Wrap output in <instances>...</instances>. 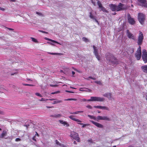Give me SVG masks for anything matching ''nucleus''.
Masks as SVG:
<instances>
[{
	"mask_svg": "<svg viewBox=\"0 0 147 147\" xmlns=\"http://www.w3.org/2000/svg\"><path fill=\"white\" fill-rule=\"evenodd\" d=\"M107 62L110 65L117 64L119 63L116 58L110 53H107L105 55Z\"/></svg>",
	"mask_w": 147,
	"mask_h": 147,
	"instance_id": "nucleus-1",
	"label": "nucleus"
},
{
	"mask_svg": "<svg viewBox=\"0 0 147 147\" xmlns=\"http://www.w3.org/2000/svg\"><path fill=\"white\" fill-rule=\"evenodd\" d=\"M105 100V99L103 98L100 97H98L96 96H91L90 99L87 100L88 101H100L102 102Z\"/></svg>",
	"mask_w": 147,
	"mask_h": 147,
	"instance_id": "nucleus-2",
	"label": "nucleus"
},
{
	"mask_svg": "<svg viewBox=\"0 0 147 147\" xmlns=\"http://www.w3.org/2000/svg\"><path fill=\"white\" fill-rule=\"evenodd\" d=\"M71 137L74 139L79 142L80 141V138L78 134L74 131L72 132L70 134Z\"/></svg>",
	"mask_w": 147,
	"mask_h": 147,
	"instance_id": "nucleus-3",
	"label": "nucleus"
},
{
	"mask_svg": "<svg viewBox=\"0 0 147 147\" xmlns=\"http://www.w3.org/2000/svg\"><path fill=\"white\" fill-rule=\"evenodd\" d=\"M144 39V36L142 32H140L139 34L137 43L139 45H141Z\"/></svg>",
	"mask_w": 147,
	"mask_h": 147,
	"instance_id": "nucleus-4",
	"label": "nucleus"
},
{
	"mask_svg": "<svg viewBox=\"0 0 147 147\" xmlns=\"http://www.w3.org/2000/svg\"><path fill=\"white\" fill-rule=\"evenodd\" d=\"M145 15L142 13H139L138 19L140 22L142 24L145 20Z\"/></svg>",
	"mask_w": 147,
	"mask_h": 147,
	"instance_id": "nucleus-5",
	"label": "nucleus"
},
{
	"mask_svg": "<svg viewBox=\"0 0 147 147\" xmlns=\"http://www.w3.org/2000/svg\"><path fill=\"white\" fill-rule=\"evenodd\" d=\"M142 58L145 63L147 62V52L145 49L142 50Z\"/></svg>",
	"mask_w": 147,
	"mask_h": 147,
	"instance_id": "nucleus-6",
	"label": "nucleus"
},
{
	"mask_svg": "<svg viewBox=\"0 0 147 147\" xmlns=\"http://www.w3.org/2000/svg\"><path fill=\"white\" fill-rule=\"evenodd\" d=\"M126 8V6L124 4L120 3L117 6V11H122L125 9Z\"/></svg>",
	"mask_w": 147,
	"mask_h": 147,
	"instance_id": "nucleus-7",
	"label": "nucleus"
},
{
	"mask_svg": "<svg viewBox=\"0 0 147 147\" xmlns=\"http://www.w3.org/2000/svg\"><path fill=\"white\" fill-rule=\"evenodd\" d=\"M140 3L139 5L144 7H147V2L146 0H138Z\"/></svg>",
	"mask_w": 147,
	"mask_h": 147,
	"instance_id": "nucleus-8",
	"label": "nucleus"
},
{
	"mask_svg": "<svg viewBox=\"0 0 147 147\" xmlns=\"http://www.w3.org/2000/svg\"><path fill=\"white\" fill-rule=\"evenodd\" d=\"M93 48L94 50V55L98 61L100 60V57L98 55V49L94 45L93 46Z\"/></svg>",
	"mask_w": 147,
	"mask_h": 147,
	"instance_id": "nucleus-9",
	"label": "nucleus"
},
{
	"mask_svg": "<svg viewBox=\"0 0 147 147\" xmlns=\"http://www.w3.org/2000/svg\"><path fill=\"white\" fill-rule=\"evenodd\" d=\"M127 20L129 23L132 25H133L135 24V21L134 19L132 18L129 13L128 14Z\"/></svg>",
	"mask_w": 147,
	"mask_h": 147,
	"instance_id": "nucleus-10",
	"label": "nucleus"
},
{
	"mask_svg": "<svg viewBox=\"0 0 147 147\" xmlns=\"http://www.w3.org/2000/svg\"><path fill=\"white\" fill-rule=\"evenodd\" d=\"M127 36L129 38L134 40L136 39V37L129 32V30H127Z\"/></svg>",
	"mask_w": 147,
	"mask_h": 147,
	"instance_id": "nucleus-11",
	"label": "nucleus"
},
{
	"mask_svg": "<svg viewBox=\"0 0 147 147\" xmlns=\"http://www.w3.org/2000/svg\"><path fill=\"white\" fill-rule=\"evenodd\" d=\"M90 121L98 127L100 128H102L103 127V125H102L99 123H97L92 120Z\"/></svg>",
	"mask_w": 147,
	"mask_h": 147,
	"instance_id": "nucleus-12",
	"label": "nucleus"
},
{
	"mask_svg": "<svg viewBox=\"0 0 147 147\" xmlns=\"http://www.w3.org/2000/svg\"><path fill=\"white\" fill-rule=\"evenodd\" d=\"M135 57L138 60H139L141 58V52L136 51L135 54Z\"/></svg>",
	"mask_w": 147,
	"mask_h": 147,
	"instance_id": "nucleus-13",
	"label": "nucleus"
},
{
	"mask_svg": "<svg viewBox=\"0 0 147 147\" xmlns=\"http://www.w3.org/2000/svg\"><path fill=\"white\" fill-rule=\"evenodd\" d=\"M111 94L110 93H106L103 94V96L108 98L109 99H111Z\"/></svg>",
	"mask_w": 147,
	"mask_h": 147,
	"instance_id": "nucleus-14",
	"label": "nucleus"
},
{
	"mask_svg": "<svg viewBox=\"0 0 147 147\" xmlns=\"http://www.w3.org/2000/svg\"><path fill=\"white\" fill-rule=\"evenodd\" d=\"M110 7L112 11H117V5H115L111 4Z\"/></svg>",
	"mask_w": 147,
	"mask_h": 147,
	"instance_id": "nucleus-15",
	"label": "nucleus"
},
{
	"mask_svg": "<svg viewBox=\"0 0 147 147\" xmlns=\"http://www.w3.org/2000/svg\"><path fill=\"white\" fill-rule=\"evenodd\" d=\"M7 130H4L2 132V133L0 136V138H3L7 135Z\"/></svg>",
	"mask_w": 147,
	"mask_h": 147,
	"instance_id": "nucleus-16",
	"label": "nucleus"
},
{
	"mask_svg": "<svg viewBox=\"0 0 147 147\" xmlns=\"http://www.w3.org/2000/svg\"><path fill=\"white\" fill-rule=\"evenodd\" d=\"M50 117H53L54 118H60L62 117V115L61 114H54V115H51Z\"/></svg>",
	"mask_w": 147,
	"mask_h": 147,
	"instance_id": "nucleus-17",
	"label": "nucleus"
},
{
	"mask_svg": "<svg viewBox=\"0 0 147 147\" xmlns=\"http://www.w3.org/2000/svg\"><path fill=\"white\" fill-rule=\"evenodd\" d=\"M89 17L91 19H92L93 20L95 21L98 24H99L97 20L95 18V16H94L92 15L91 12H90V13Z\"/></svg>",
	"mask_w": 147,
	"mask_h": 147,
	"instance_id": "nucleus-18",
	"label": "nucleus"
},
{
	"mask_svg": "<svg viewBox=\"0 0 147 147\" xmlns=\"http://www.w3.org/2000/svg\"><path fill=\"white\" fill-rule=\"evenodd\" d=\"M141 69L144 72L147 73V65L142 66Z\"/></svg>",
	"mask_w": 147,
	"mask_h": 147,
	"instance_id": "nucleus-19",
	"label": "nucleus"
},
{
	"mask_svg": "<svg viewBox=\"0 0 147 147\" xmlns=\"http://www.w3.org/2000/svg\"><path fill=\"white\" fill-rule=\"evenodd\" d=\"M45 40H49V41H51V42H53V43H57V44H59L60 45H61V44L59 43V42H58L54 40H52L51 39H49V38H46V37H45Z\"/></svg>",
	"mask_w": 147,
	"mask_h": 147,
	"instance_id": "nucleus-20",
	"label": "nucleus"
},
{
	"mask_svg": "<svg viewBox=\"0 0 147 147\" xmlns=\"http://www.w3.org/2000/svg\"><path fill=\"white\" fill-rule=\"evenodd\" d=\"M59 121L63 125H66V126H68L69 125V124H68L67 123V122L66 121H63L62 120H60Z\"/></svg>",
	"mask_w": 147,
	"mask_h": 147,
	"instance_id": "nucleus-21",
	"label": "nucleus"
},
{
	"mask_svg": "<svg viewBox=\"0 0 147 147\" xmlns=\"http://www.w3.org/2000/svg\"><path fill=\"white\" fill-rule=\"evenodd\" d=\"M102 120H104L108 121H110L111 120L110 119L107 117V116L102 117Z\"/></svg>",
	"mask_w": 147,
	"mask_h": 147,
	"instance_id": "nucleus-22",
	"label": "nucleus"
},
{
	"mask_svg": "<svg viewBox=\"0 0 147 147\" xmlns=\"http://www.w3.org/2000/svg\"><path fill=\"white\" fill-rule=\"evenodd\" d=\"M88 116L91 119H93L94 120H97L96 118L94 116L90 115H88Z\"/></svg>",
	"mask_w": 147,
	"mask_h": 147,
	"instance_id": "nucleus-23",
	"label": "nucleus"
},
{
	"mask_svg": "<svg viewBox=\"0 0 147 147\" xmlns=\"http://www.w3.org/2000/svg\"><path fill=\"white\" fill-rule=\"evenodd\" d=\"M100 11H105L107 13L108 12L105 9V8L104 7H102L100 9Z\"/></svg>",
	"mask_w": 147,
	"mask_h": 147,
	"instance_id": "nucleus-24",
	"label": "nucleus"
},
{
	"mask_svg": "<svg viewBox=\"0 0 147 147\" xmlns=\"http://www.w3.org/2000/svg\"><path fill=\"white\" fill-rule=\"evenodd\" d=\"M48 53L52 55H62V54L61 53Z\"/></svg>",
	"mask_w": 147,
	"mask_h": 147,
	"instance_id": "nucleus-25",
	"label": "nucleus"
},
{
	"mask_svg": "<svg viewBox=\"0 0 147 147\" xmlns=\"http://www.w3.org/2000/svg\"><path fill=\"white\" fill-rule=\"evenodd\" d=\"M83 112L82 111H78L76 112H75L73 113H70L71 114H78L79 113H82Z\"/></svg>",
	"mask_w": 147,
	"mask_h": 147,
	"instance_id": "nucleus-26",
	"label": "nucleus"
},
{
	"mask_svg": "<svg viewBox=\"0 0 147 147\" xmlns=\"http://www.w3.org/2000/svg\"><path fill=\"white\" fill-rule=\"evenodd\" d=\"M83 91H84L91 92L92 90L87 88H84Z\"/></svg>",
	"mask_w": 147,
	"mask_h": 147,
	"instance_id": "nucleus-27",
	"label": "nucleus"
},
{
	"mask_svg": "<svg viewBox=\"0 0 147 147\" xmlns=\"http://www.w3.org/2000/svg\"><path fill=\"white\" fill-rule=\"evenodd\" d=\"M82 40H83V41L86 42H88L89 41L88 39L85 37H83L82 38Z\"/></svg>",
	"mask_w": 147,
	"mask_h": 147,
	"instance_id": "nucleus-28",
	"label": "nucleus"
},
{
	"mask_svg": "<svg viewBox=\"0 0 147 147\" xmlns=\"http://www.w3.org/2000/svg\"><path fill=\"white\" fill-rule=\"evenodd\" d=\"M100 109H105L107 110H108L109 108L107 107H106L105 106H100Z\"/></svg>",
	"mask_w": 147,
	"mask_h": 147,
	"instance_id": "nucleus-29",
	"label": "nucleus"
},
{
	"mask_svg": "<svg viewBox=\"0 0 147 147\" xmlns=\"http://www.w3.org/2000/svg\"><path fill=\"white\" fill-rule=\"evenodd\" d=\"M31 38L32 39V40L34 42L36 43L38 42L36 38L32 37H31Z\"/></svg>",
	"mask_w": 147,
	"mask_h": 147,
	"instance_id": "nucleus-30",
	"label": "nucleus"
},
{
	"mask_svg": "<svg viewBox=\"0 0 147 147\" xmlns=\"http://www.w3.org/2000/svg\"><path fill=\"white\" fill-rule=\"evenodd\" d=\"M102 117L100 116H98L97 117V118H96V121H97L98 120H102Z\"/></svg>",
	"mask_w": 147,
	"mask_h": 147,
	"instance_id": "nucleus-31",
	"label": "nucleus"
},
{
	"mask_svg": "<svg viewBox=\"0 0 147 147\" xmlns=\"http://www.w3.org/2000/svg\"><path fill=\"white\" fill-rule=\"evenodd\" d=\"M62 101L61 100H57V101H54L53 103V104H57L58 103L61 102Z\"/></svg>",
	"mask_w": 147,
	"mask_h": 147,
	"instance_id": "nucleus-32",
	"label": "nucleus"
},
{
	"mask_svg": "<svg viewBox=\"0 0 147 147\" xmlns=\"http://www.w3.org/2000/svg\"><path fill=\"white\" fill-rule=\"evenodd\" d=\"M69 118H70L71 119H72L73 120L75 121L76 119V118H74L73 117V116L71 115L69 117Z\"/></svg>",
	"mask_w": 147,
	"mask_h": 147,
	"instance_id": "nucleus-33",
	"label": "nucleus"
},
{
	"mask_svg": "<svg viewBox=\"0 0 147 147\" xmlns=\"http://www.w3.org/2000/svg\"><path fill=\"white\" fill-rule=\"evenodd\" d=\"M65 100H77V99H75V98H68L67 99H65Z\"/></svg>",
	"mask_w": 147,
	"mask_h": 147,
	"instance_id": "nucleus-34",
	"label": "nucleus"
},
{
	"mask_svg": "<svg viewBox=\"0 0 147 147\" xmlns=\"http://www.w3.org/2000/svg\"><path fill=\"white\" fill-rule=\"evenodd\" d=\"M79 123V124H80V125H83L82 126V127L83 128L85 127L86 125H89V124L88 125V124H84L83 123Z\"/></svg>",
	"mask_w": 147,
	"mask_h": 147,
	"instance_id": "nucleus-35",
	"label": "nucleus"
},
{
	"mask_svg": "<svg viewBox=\"0 0 147 147\" xmlns=\"http://www.w3.org/2000/svg\"><path fill=\"white\" fill-rule=\"evenodd\" d=\"M94 82L95 83H96L98 84L99 85H101L102 84V83L100 81H95Z\"/></svg>",
	"mask_w": 147,
	"mask_h": 147,
	"instance_id": "nucleus-36",
	"label": "nucleus"
},
{
	"mask_svg": "<svg viewBox=\"0 0 147 147\" xmlns=\"http://www.w3.org/2000/svg\"><path fill=\"white\" fill-rule=\"evenodd\" d=\"M55 142H56V144H57V145H59V146H61V144L57 140H55Z\"/></svg>",
	"mask_w": 147,
	"mask_h": 147,
	"instance_id": "nucleus-37",
	"label": "nucleus"
},
{
	"mask_svg": "<svg viewBox=\"0 0 147 147\" xmlns=\"http://www.w3.org/2000/svg\"><path fill=\"white\" fill-rule=\"evenodd\" d=\"M35 95L37 96H40V97H42V95L39 93H35Z\"/></svg>",
	"mask_w": 147,
	"mask_h": 147,
	"instance_id": "nucleus-38",
	"label": "nucleus"
},
{
	"mask_svg": "<svg viewBox=\"0 0 147 147\" xmlns=\"http://www.w3.org/2000/svg\"><path fill=\"white\" fill-rule=\"evenodd\" d=\"M23 84L24 85V86H34V85H32V84Z\"/></svg>",
	"mask_w": 147,
	"mask_h": 147,
	"instance_id": "nucleus-39",
	"label": "nucleus"
},
{
	"mask_svg": "<svg viewBox=\"0 0 147 147\" xmlns=\"http://www.w3.org/2000/svg\"><path fill=\"white\" fill-rule=\"evenodd\" d=\"M137 51L141 52V48L140 46L139 48L138 49Z\"/></svg>",
	"mask_w": 147,
	"mask_h": 147,
	"instance_id": "nucleus-40",
	"label": "nucleus"
},
{
	"mask_svg": "<svg viewBox=\"0 0 147 147\" xmlns=\"http://www.w3.org/2000/svg\"><path fill=\"white\" fill-rule=\"evenodd\" d=\"M48 99H45V98H42L40 100V101H47V100H48Z\"/></svg>",
	"mask_w": 147,
	"mask_h": 147,
	"instance_id": "nucleus-41",
	"label": "nucleus"
},
{
	"mask_svg": "<svg viewBox=\"0 0 147 147\" xmlns=\"http://www.w3.org/2000/svg\"><path fill=\"white\" fill-rule=\"evenodd\" d=\"M97 3L98 5V7L100 6H101V5H102L101 3L99 1H97Z\"/></svg>",
	"mask_w": 147,
	"mask_h": 147,
	"instance_id": "nucleus-42",
	"label": "nucleus"
},
{
	"mask_svg": "<svg viewBox=\"0 0 147 147\" xmlns=\"http://www.w3.org/2000/svg\"><path fill=\"white\" fill-rule=\"evenodd\" d=\"M59 92H60V91H57L56 92H52V93H51V94H57V93H59Z\"/></svg>",
	"mask_w": 147,
	"mask_h": 147,
	"instance_id": "nucleus-43",
	"label": "nucleus"
},
{
	"mask_svg": "<svg viewBox=\"0 0 147 147\" xmlns=\"http://www.w3.org/2000/svg\"><path fill=\"white\" fill-rule=\"evenodd\" d=\"M38 31L40 32H42V33H46V34H48V32H45V31H42V30H39Z\"/></svg>",
	"mask_w": 147,
	"mask_h": 147,
	"instance_id": "nucleus-44",
	"label": "nucleus"
},
{
	"mask_svg": "<svg viewBox=\"0 0 147 147\" xmlns=\"http://www.w3.org/2000/svg\"><path fill=\"white\" fill-rule=\"evenodd\" d=\"M21 140V139L19 138H17L16 139L15 141L16 142H18L20 141Z\"/></svg>",
	"mask_w": 147,
	"mask_h": 147,
	"instance_id": "nucleus-45",
	"label": "nucleus"
},
{
	"mask_svg": "<svg viewBox=\"0 0 147 147\" xmlns=\"http://www.w3.org/2000/svg\"><path fill=\"white\" fill-rule=\"evenodd\" d=\"M101 106H94V107L95 108H97L100 109Z\"/></svg>",
	"mask_w": 147,
	"mask_h": 147,
	"instance_id": "nucleus-46",
	"label": "nucleus"
},
{
	"mask_svg": "<svg viewBox=\"0 0 147 147\" xmlns=\"http://www.w3.org/2000/svg\"><path fill=\"white\" fill-rule=\"evenodd\" d=\"M50 86L51 87H57L58 86V85L57 84L55 85H52V84H50Z\"/></svg>",
	"mask_w": 147,
	"mask_h": 147,
	"instance_id": "nucleus-47",
	"label": "nucleus"
},
{
	"mask_svg": "<svg viewBox=\"0 0 147 147\" xmlns=\"http://www.w3.org/2000/svg\"><path fill=\"white\" fill-rule=\"evenodd\" d=\"M86 107L90 109H91L92 108V107L90 105H87L86 106Z\"/></svg>",
	"mask_w": 147,
	"mask_h": 147,
	"instance_id": "nucleus-48",
	"label": "nucleus"
},
{
	"mask_svg": "<svg viewBox=\"0 0 147 147\" xmlns=\"http://www.w3.org/2000/svg\"><path fill=\"white\" fill-rule=\"evenodd\" d=\"M75 121H77V122H81V121L80 120H79L78 119H76V120H75Z\"/></svg>",
	"mask_w": 147,
	"mask_h": 147,
	"instance_id": "nucleus-49",
	"label": "nucleus"
},
{
	"mask_svg": "<svg viewBox=\"0 0 147 147\" xmlns=\"http://www.w3.org/2000/svg\"><path fill=\"white\" fill-rule=\"evenodd\" d=\"M47 43H49V44H50V45H54V44L52 42H47Z\"/></svg>",
	"mask_w": 147,
	"mask_h": 147,
	"instance_id": "nucleus-50",
	"label": "nucleus"
},
{
	"mask_svg": "<svg viewBox=\"0 0 147 147\" xmlns=\"http://www.w3.org/2000/svg\"><path fill=\"white\" fill-rule=\"evenodd\" d=\"M89 78H90V79H92L93 80H96V78H93L92 77H91V76H89Z\"/></svg>",
	"mask_w": 147,
	"mask_h": 147,
	"instance_id": "nucleus-51",
	"label": "nucleus"
},
{
	"mask_svg": "<svg viewBox=\"0 0 147 147\" xmlns=\"http://www.w3.org/2000/svg\"><path fill=\"white\" fill-rule=\"evenodd\" d=\"M91 2L92 3V4L94 6L96 5L95 3L94 2L93 0L91 1Z\"/></svg>",
	"mask_w": 147,
	"mask_h": 147,
	"instance_id": "nucleus-52",
	"label": "nucleus"
},
{
	"mask_svg": "<svg viewBox=\"0 0 147 147\" xmlns=\"http://www.w3.org/2000/svg\"><path fill=\"white\" fill-rule=\"evenodd\" d=\"M0 10H1L3 11H4L5 10V9L4 8H2L1 7H0Z\"/></svg>",
	"mask_w": 147,
	"mask_h": 147,
	"instance_id": "nucleus-53",
	"label": "nucleus"
},
{
	"mask_svg": "<svg viewBox=\"0 0 147 147\" xmlns=\"http://www.w3.org/2000/svg\"><path fill=\"white\" fill-rule=\"evenodd\" d=\"M65 91L67 92H69V93H74V92H72V91H68V90H65Z\"/></svg>",
	"mask_w": 147,
	"mask_h": 147,
	"instance_id": "nucleus-54",
	"label": "nucleus"
},
{
	"mask_svg": "<svg viewBox=\"0 0 147 147\" xmlns=\"http://www.w3.org/2000/svg\"><path fill=\"white\" fill-rule=\"evenodd\" d=\"M7 28V29H8L9 30H11L13 31L14 30L12 28Z\"/></svg>",
	"mask_w": 147,
	"mask_h": 147,
	"instance_id": "nucleus-55",
	"label": "nucleus"
},
{
	"mask_svg": "<svg viewBox=\"0 0 147 147\" xmlns=\"http://www.w3.org/2000/svg\"><path fill=\"white\" fill-rule=\"evenodd\" d=\"M29 125L28 124V125H24V126H25L27 128H28V126H29Z\"/></svg>",
	"mask_w": 147,
	"mask_h": 147,
	"instance_id": "nucleus-56",
	"label": "nucleus"
},
{
	"mask_svg": "<svg viewBox=\"0 0 147 147\" xmlns=\"http://www.w3.org/2000/svg\"><path fill=\"white\" fill-rule=\"evenodd\" d=\"M32 140H34V141H36V140L35 139V136H34L33 138H32Z\"/></svg>",
	"mask_w": 147,
	"mask_h": 147,
	"instance_id": "nucleus-57",
	"label": "nucleus"
},
{
	"mask_svg": "<svg viewBox=\"0 0 147 147\" xmlns=\"http://www.w3.org/2000/svg\"><path fill=\"white\" fill-rule=\"evenodd\" d=\"M83 90H84V88H80V90L81 91H83Z\"/></svg>",
	"mask_w": 147,
	"mask_h": 147,
	"instance_id": "nucleus-58",
	"label": "nucleus"
},
{
	"mask_svg": "<svg viewBox=\"0 0 147 147\" xmlns=\"http://www.w3.org/2000/svg\"><path fill=\"white\" fill-rule=\"evenodd\" d=\"M36 134H35V136L37 135V136H38V133L36 132Z\"/></svg>",
	"mask_w": 147,
	"mask_h": 147,
	"instance_id": "nucleus-59",
	"label": "nucleus"
},
{
	"mask_svg": "<svg viewBox=\"0 0 147 147\" xmlns=\"http://www.w3.org/2000/svg\"><path fill=\"white\" fill-rule=\"evenodd\" d=\"M128 147H137L134 146H131V145H130V146H128Z\"/></svg>",
	"mask_w": 147,
	"mask_h": 147,
	"instance_id": "nucleus-60",
	"label": "nucleus"
},
{
	"mask_svg": "<svg viewBox=\"0 0 147 147\" xmlns=\"http://www.w3.org/2000/svg\"><path fill=\"white\" fill-rule=\"evenodd\" d=\"M72 73L73 75H74L75 74V72L74 71H72Z\"/></svg>",
	"mask_w": 147,
	"mask_h": 147,
	"instance_id": "nucleus-61",
	"label": "nucleus"
},
{
	"mask_svg": "<svg viewBox=\"0 0 147 147\" xmlns=\"http://www.w3.org/2000/svg\"><path fill=\"white\" fill-rule=\"evenodd\" d=\"M102 5H101V6H99L98 7V8H99L100 9L102 7Z\"/></svg>",
	"mask_w": 147,
	"mask_h": 147,
	"instance_id": "nucleus-62",
	"label": "nucleus"
},
{
	"mask_svg": "<svg viewBox=\"0 0 147 147\" xmlns=\"http://www.w3.org/2000/svg\"><path fill=\"white\" fill-rule=\"evenodd\" d=\"M27 80H29V81H32V80L31 79H28V78H27Z\"/></svg>",
	"mask_w": 147,
	"mask_h": 147,
	"instance_id": "nucleus-63",
	"label": "nucleus"
},
{
	"mask_svg": "<svg viewBox=\"0 0 147 147\" xmlns=\"http://www.w3.org/2000/svg\"><path fill=\"white\" fill-rule=\"evenodd\" d=\"M3 112L2 111H0V114H3Z\"/></svg>",
	"mask_w": 147,
	"mask_h": 147,
	"instance_id": "nucleus-64",
	"label": "nucleus"
}]
</instances>
